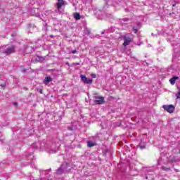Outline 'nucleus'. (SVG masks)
<instances>
[{
	"label": "nucleus",
	"mask_w": 180,
	"mask_h": 180,
	"mask_svg": "<svg viewBox=\"0 0 180 180\" xmlns=\"http://www.w3.org/2000/svg\"><path fill=\"white\" fill-rule=\"evenodd\" d=\"M70 164H67L63 162L60 168H58L56 171V174L58 175H61L62 174H67V172H70L71 171V168H69Z\"/></svg>",
	"instance_id": "1"
},
{
	"label": "nucleus",
	"mask_w": 180,
	"mask_h": 180,
	"mask_svg": "<svg viewBox=\"0 0 180 180\" xmlns=\"http://www.w3.org/2000/svg\"><path fill=\"white\" fill-rule=\"evenodd\" d=\"M162 108L168 113H174V110H175V106L174 105H164Z\"/></svg>",
	"instance_id": "2"
},
{
	"label": "nucleus",
	"mask_w": 180,
	"mask_h": 180,
	"mask_svg": "<svg viewBox=\"0 0 180 180\" xmlns=\"http://www.w3.org/2000/svg\"><path fill=\"white\" fill-rule=\"evenodd\" d=\"M80 78H81L82 81L84 82V84H91L93 82V80L91 79H88L86 77V76H85L84 75H81Z\"/></svg>",
	"instance_id": "3"
},
{
	"label": "nucleus",
	"mask_w": 180,
	"mask_h": 180,
	"mask_svg": "<svg viewBox=\"0 0 180 180\" xmlns=\"http://www.w3.org/2000/svg\"><path fill=\"white\" fill-rule=\"evenodd\" d=\"M65 5V1L58 0V2L56 3V6H57V9H58V12H60V9H61V8L63 6H64Z\"/></svg>",
	"instance_id": "4"
},
{
	"label": "nucleus",
	"mask_w": 180,
	"mask_h": 180,
	"mask_svg": "<svg viewBox=\"0 0 180 180\" xmlns=\"http://www.w3.org/2000/svg\"><path fill=\"white\" fill-rule=\"evenodd\" d=\"M3 53L4 54H6V56H9V54H12V53H15V46L7 48L6 50L3 51Z\"/></svg>",
	"instance_id": "5"
},
{
	"label": "nucleus",
	"mask_w": 180,
	"mask_h": 180,
	"mask_svg": "<svg viewBox=\"0 0 180 180\" xmlns=\"http://www.w3.org/2000/svg\"><path fill=\"white\" fill-rule=\"evenodd\" d=\"M95 98V103H97V105H103V103H105V98H103V97L96 96Z\"/></svg>",
	"instance_id": "6"
},
{
	"label": "nucleus",
	"mask_w": 180,
	"mask_h": 180,
	"mask_svg": "<svg viewBox=\"0 0 180 180\" xmlns=\"http://www.w3.org/2000/svg\"><path fill=\"white\" fill-rule=\"evenodd\" d=\"M130 43H131V38L129 37H124L123 46L126 47V46H129Z\"/></svg>",
	"instance_id": "7"
},
{
	"label": "nucleus",
	"mask_w": 180,
	"mask_h": 180,
	"mask_svg": "<svg viewBox=\"0 0 180 180\" xmlns=\"http://www.w3.org/2000/svg\"><path fill=\"white\" fill-rule=\"evenodd\" d=\"M51 81H53V78H51L50 77H46L44 80V85H49V84H50V82H51Z\"/></svg>",
	"instance_id": "8"
},
{
	"label": "nucleus",
	"mask_w": 180,
	"mask_h": 180,
	"mask_svg": "<svg viewBox=\"0 0 180 180\" xmlns=\"http://www.w3.org/2000/svg\"><path fill=\"white\" fill-rule=\"evenodd\" d=\"M176 79H179V77L176 76L173 77L172 79H169L170 84H172V85H174L175 81H176Z\"/></svg>",
	"instance_id": "9"
},
{
	"label": "nucleus",
	"mask_w": 180,
	"mask_h": 180,
	"mask_svg": "<svg viewBox=\"0 0 180 180\" xmlns=\"http://www.w3.org/2000/svg\"><path fill=\"white\" fill-rule=\"evenodd\" d=\"M74 18L75 19H76V20H79V19H81V15L79 14V13H75Z\"/></svg>",
	"instance_id": "10"
},
{
	"label": "nucleus",
	"mask_w": 180,
	"mask_h": 180,
	"mask_svg": "<svg viewBox=\"0 0 180 180\" xmlns=\"http://www.w3.org/2000/svg\"><path fill=\"white\" fill-rule=\"evenodd\" d=\"M87 146L88 147H94L96 146V143H95L94 142H92L91 141H89L87 142Z\"/></svg>",
	"instance_id": "11"
},
{
	"label": "nucleus",
	"mask_w": 180,
	"mask_h": 180,
	"mask_svg": "<svg viewBox=\"0 0 180 180\" xmlns=\"http://www.w3.org/2000/svg\"><path fill=\"white\" fill-rule=\"evenodd\" d=\"M162 171H165L166 172H168L169 171H171V167H162Z\"/></svg>",
	"instance_id": "12"
},
{
	"label": "nucleus",
	"mask_w": 180,
	"mask_h": 180,
	"mask_svg": "<svg viewBox=\"0 0 180 180\" xmlns=\"http://www.w3.org/2000/svg\"><path fill=\"white\" fill-rule=\"evenodd\" d=\"M46 172H47V170H39L40 176H43V175H46Z\"/></svg>",
	"instance_id": "13"
},
{
	"label": "nucleus",
	"mask_w": 180,
	"mask_h": 180,
	"mask_svg": "<svg viewBox=\"0 0 180 180\" xmlns=\"http://www.w3.org/2000/svg\"><path fill=\"white\" fill-rule=\"evenodd\" d=\"M158 165H162V158H160L158 160Z\"/></svg>",
	"instance_id": "14"
},
{
	"label": "nucleus",
	"mask_w": 180,
	"mask_h": 180,
	"mask_svg": "<svg viewBox=\"0 0 180 180\" xmlns=\"http://www.w3.org/2000/svg\"><path fill=\"white\" fill-rule=\"evenodd\" d=\"M176 96L177 99H180V92L177 93L176 94Z\"/></svg>",
	"instance_id": "15"
},
{
	"label": "nucleus",
	"mask_w": 180,
	"mask_h": 180,
	"mask_svg": "<svg viewBox=\"0 0 180 180\" xmlns=\"http://www.w3.org/2000/svg\"><path fill=\"white\" fill-rule=\"evenodd\" d=\"M133 31L134 32V33H137V32H139V30H137L136 27H133Z\"/></svg>",
	"instance_id": "16"
},
{
	"label": "nucleus",
	"mask_w": 180,
	"mask_h": 180,
	"mask_svg": "<svg viewBox=\"0 0 180 180\" xmlns=\"http://www.w3.org/2000/svg\"><path fill=\"white\" fill-rule=\"evenodd\" d=\"M28 49H30L31 51H34V48L33 46H29Z\"/></svg>",
	"instance_id": "17"
},
{
	"label": "nucleus",
	"mask_w": 180,
	"mask_h": 180,
	"mask_svg": "<svg viewBox=\"0 0 180 180\" xmlns=\"http://www.w3.org/2000/svg\"><path fill=\"white\" fill-rule=\"evenodd\" d=\"M77 53H78V51H77V50L72 51V54H77Z\"/></svg>",
	"instance_id": "18"
},
{
	"label": "nucleus",
	"mask_w": 180,
	"mask_h": 180,
	"mask_svg": "<svg viewBox=\"0 0 180 180\" xmlns=\"http://www.w3.org/2000/svg\"><path fill=\"white\" fill-rule=\"evenodd\" d=\"M122 20L124 22H129V18H123Z\"/></svg>",
	"instance_id": "19"
},
{
	"label": "nucleus",
	"mask_w": 180,
	"mask_h": 180,
	"mask_svg": "<svg viewBox=\"0 0 180 180\" xmlns=\"http://www.w3.org/2000/svg\"><path fill=\"white\" fill-rule=\"evenodd\" d=\"M140 148H141V150H143V148H146V146H140Z\"/></svg>",
	"instance_id": "20"
},
{
	"label": "nucleus",
	"mask_w": 180,
	"mask_h": 180,
	"mask_svg": "<svg viewBox=\"0 0 180 180\" xmlns=\"http://www.w3.org/2000/svg\"><path fill=\"white\" fill-rule=\"evenodd\" d=\"M92 78H96V75H91Z\"/></svg>",
	"instance_id": "21"
},
{
	"label": "nucleus",
	"mask_w": 180,
	"mask_h": 180,
	"mask_svg": "<svg viewBox=\"0 0 180 180\" xmlns=\"http://www.w3.org/2000/svg\"><path fill=\"white\" fill-rule=\"evenodd\" d=\"M86 32H86L87 34H89V33H91V32L89 30H86Z\"/></svg>",
	"instance_id": "22"
},
{
	"label": "nucleus",
	"mask_w": 180,
	"mask_h": 180,
	"mask_svg": "<svg viewBox=\"0 0 180 180\" xmlns=\"http://www.w3.org/2000/svg\"><path fill=\"white\" fill-rule=\"evenodd\" d=\"M36 61H39V56H37Z\"/></svg>",
	"instance_id": "23"
},
{
	"label": "nucleus",
	"mask_w": 180,
	"mask_h": 180,
	"mask_svg": "<svg viewBox=\"0 0 180 180\" xmlns=\"http://www.w3.org/2000/svg\"><path fill=\"white\" fill-rule=\"evenodd\" d=\"M101 34H105V31H103V32H101Z\"/></svg>",
	"instance_id": "24"
},
{
	"label": "nucleus",
	"mask_w": 180,
	"mask_h": 180,
	"mask_svg": "<svg viewBox=\"0 0 180 180\" xmlns=\"http://www.w3.org/2000/svg\"><path fill=\"white\" fill-rule=\"evenodd\" d=\"M15 106L18 105V103H14Z\"/></svg>",
	"instance_id": "25"
},
{
	"label": "nucleus",
	"mask_w": 180,
	"mask_h": 180,
	"mask_svg": "<svg viewBox=\"0 0 180 180\" xmlns=\"http://www.w3.org/2000/svg\"><path fill=\"white\" fill-rule=\"evenodd\" d=\"M46 171H51V168L46 169Z\"/></svg>",
	"instance_id": "26"
},
{
	"label": "nucleus",
	"mask_w": 180,
	"mask_h": 180,
	"mask_svg": "<svg viewBox=\"0 0 180 180\" xmlns=\"http://www.w3.org/2000/svg\"><path fill=\"white\" fill-rule=\"evenodd\" d=\"M176 172H178V169H175Z\"/></svg>",
	"instance_id": "27"
},
{
	"label": "nucleus",
	"mask_w": 180,
	"mask_h": 180,
	"mask_svg": "<svg viewBox=\"0 0 180 180\" xmlns=\"http://www.w3.org/2000/svg\"><path fill=\"white\" fill-rule=\"evenodd\" d=\"M39 179H40V180H43V178L41 177Z\"/></svg>",
	"instance_id": "28"
},
{
	"label": "nucleus",
	"mask_w": 180,
	"mask_h": 180,
	"mask_svg": "<svg viewBox=\"0 0 180 180\" xmlns=\"http://www.w3.org/2000/svg\"><path fill=\"white\" fill-rule=\"evenodd\" d=\"M26 71V70H24L22 72H25Z\"/></svg>",
	"instance_id": "29"
},
{
	"label": "nucleus",
	"mask_w": 180,
	"mask_h": 180,
	"mask_svg": "<svg viewBox=\"0 0 180 180\" xmlns=\"http://www.w3.org/2000/svg\"><path fill=\"white\" fill-rule=\"evenodd\" d=\"M148 179V177H147V176H146V179Z\"/></svg>",
	"instance_id": "30"
},
{
	"label": "nucleus",
	"mask_w": 180,
	"mask_h": 180,
	"mask_svg": "<svg viewBox=\"0 0 180 180\" xmlns=\"http://www.w3.org/2000/svg\"><path fill=\"white\" fill-rule=\"evenodd\" d=\"M48 180H53V179H48Z\"/></svg>",
	"instance_id": "31"
}]
</instances>
